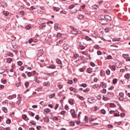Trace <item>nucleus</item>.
<instances>
[{
	"label": "nucleus",
	"mask_w": 130,
	"mask_h": 130,
	"mask_svg": "<svg viewBox=\"0 0 130 130\" xmlns=\"http://www.w3.org/2000/svg\"><path fill=\"white\" fill-rule=\"evenodd\" d=\"M97 54L98 55H101L102 54V53L100 51H97Z\"/></svg>",
	"instance_id": "nucleus-63"
},
{
	"label": "nucleus",
	"mask_w": 130,
	"mask_h": 130,
	"mask_svg": "<svg viewBox=\"0 0 130 130\" xmlns=\"http://www.w3.org/2000/svg\"><path fill=\"white\" fill-rule=\"evenodd\" d=\"M13 96H15V98H16V95L15 94H13V95H10L8 97V99H11L13 98Z\"/></svg>",
	"instance_id": "nucleus-28"
},
{
	"label": "nucleus",
	"mask_w": 130,
	"mask_h": 130,
	"mask_svg": "<svg viewBox=\"0 0 130 130\" xmlns=\"http://www.w3.org/2000/svg\"><path fill=\"white\" fill-rule=\"evenodd\" d=\"M12 59L11 58H8L7 59V62L10 63L12 61Z\"/></svg>",
	"instance_id": "nucleus-26"
},
{
	"label": "nucleus",
	"mask_w": 130,
	"mask_h": 130,
	"mask_svg": "<svg viewBox=\"0 0 130 130\" xmlns=\"http://www.w3.org/2000/svg\"><path fill=\"white\" fill-rule=\"evenodd\" d=\"M67 83L69 84H71L73 83V81L72 80L68 79V81Z\"/></svg>",
	"instance_id": "nucleus-46"
},
{
	"label": "nucleus",
	"mask_w": 130,
	"mask_h": 130,
	"mask_svg": "<svg viewBox=\"0 0 130 130\" xmlns=\"http://www.w3.org/2000/svg\"><path fill=\"white\" fill-rule=\"evenodd\" d=\"M2 110L5 112L7 113V108L5 107H4L2 108Z\"/></svg>",
	"instance_id": "nucleus-25"
},
{
	"label": "nucleus",
	"mask_w": 130,
	"mask_h": 130,
	"mask_svg": "<svg viewBox=\"0 0 130 130\" xmlns=\"http://www.w3.org/2000/svg\"><path fill=\"white\" fill-rule=\"evenodd\" d=\"M113 25L112 24H110L109 25V26L108 27L109 29H111L113 28Z\"/></svg>",
	"instance_id": "nucleus-48"
},
{
	"label": "nucleus",
	"mask_w": 130,
	"mask_h": 130,
	"mask_svg": "<svg viewBox=\"0 0 130 130\" xmlns=\"http://www.w3.org/2000/svg\"><path fill=\"white\" fill-rule=\"evenodd\" d=\"M88 101L90 103H94L96 101L95 99L93 97L89 98L88 99Z\"/></svg>",
	"instance_id": "nucleus-1"
},
{
	"label": "nucleus",
	"mask_w": 130,
	"mask_h": 130,
	"mask_svg": "<svg viewBox=\"0 0 130 130\" xmlns=\"http://www.w3.org/2000/svg\"><path fill=\"white\" fill-rule=\"evenodd\" d=\"M77 97L82 100H84V99L83 96H80L78 94L77 95Z\"/></svg>",
	"instance_id": "nucleus-24"
},
{
	"label": "nucleus",
	"mask_w": 130,
	"mask_h": 130,
	"mask_svg": "<svg viewBox=\"0 0 130 130\" xmlns=\"http://www.w3.org/2000/svg\"><path fill=\"white\" fill-rule=\"evenodd\" d=\"M70 112L71 114H73L74 113H75V111L74 109H71L70 110Z\"/></svg>",
	"instance_id": "nucleus-45"
},
{
	"label": "nucleus",
	"mask_w": 130,
	"mask_h": 130,
	"mask_svg": "<svg viewBox=\"0 0 130 130\" xmlns=\"http://www.w3.org/2000/svg\"><path fill=\"white\" fill-rule=\"evenodd\" d=\"M100 86H102L103 88H105L106 87L107 84L105 83L104 82H102L100 85Z\"/></svg>",
	"instance_id": "nucleus-21"
},
{
	"label": "nucleus",
	"mask_w": 130,
	"mask_h": 130,
	"mask_svg": "<svg viewBox=\"0 0 130 130\" xmlns=\"http://www.w3.org/2000/svg\"><path fill=\"white\" fill-rule=\"evenodd\" d=\"M69 89L70 91H73L74 92H75L76 91V89L72 87H70Z\"/></svg>",
	"instance_id": "nucleus-36"
},
{
	"label": "nucleus",
	"mask_w": 130,
	"mask_h": 130,
	"mask_svg": "<svg viewBox=\"0 0 130 130\" xmlns=\"http://www.w3.org/2000/svg\"><path fill=\"white\" fill-rule=\"evenodd\" d=\"M75 11H77L79 10L80 9L81 6L79 5L75 6Z\"/></svg>",
	"instance_id": "nucleus-9"
},
{
	"label": "nucleus",
	"mask_w": 130,
	"mask_h": 130,
	"mask_svg": "<svg viewBox=\"0 0 130 130\" xmlns=\"http://www.w3.org/2000/svg\"><path fill=\"white\" fill-rule=\"evenodd\" d=\"M55 93L52 94L51 95L49 96V97L50 99L52 98L53 97L55 96Z\"/></svg>",
	"instance_id": "nucleus-32"
},
{
	"label": "nucleus",
	"mask_w": 130,
	"mask_h": 130,
	"mask_svg": "<svg viewBox=\"0 0 130 130\" xmlns=\"http://www.w3.org/2000/svg\"><path fill=\"white\" fill-rule=\"evenodd\" d=\"M35 118L37 120H38L39 119V116L38 115H36L35 116Z\"/></svg>",
	"instance_id": "nucleus-62"
},
{
	"label": "nucleus",
	"mask_w": 130,
	"mask_h": 130,
	"mask_svg": "<svg viewBox=\"0 0 130 130\" xmlns=\"http://www.w3.org/2000/svg\"><path fill=\"white\" fill-rule=\"evenodd\" d=\"M85 39L87 40V41H90L91 40V39L88 36H86L85 38Z\"/></svg>",
	"instance_id": "nucleus-41"
},
{
	"label": "nucleus",
	"mask_w": 130,
	"mask_h": 130,
	"mask_svg": "<svg viewBox=\"0 0 130 130\" xmlns=\"http://www.w3.org/2000/svg\"><path fill=\"white\" fill-rule=\"evenodd\" d=\"M84 16L80 14L78 15L77 16L78 19L81 20H82Z\"/></svg>",
	"instance_id": "nucleus-22"
},
{
	"label": "nucleus",
	"mask_w": 130,
	"mask_h": 130,
	"mask_svg": "<svg viewBox=\"0 0 130 130\" xmlns=\"http://www.w3.org/2000/svg\"><path fill=\"white\" fill-rule=\"evenodd\" d=\"M45 20V19H40L39 21L40 22H41L39 23L42 24L45 23V22L44 21V20Z\"/></svg>",
	"instance_id": "nucleus-23"
},
{
	"label": "nucleus",
	"mask_w": 130,
	"mask_h": 130,
	"mask_svg": "<svg viewBox=\"0 0 130 130\" xmlns=\"http://www.w3.org/2000/svg\"><path fill=\"white\" fill-rule=\"evenodd\" d=\"M75 7V6L74 4H72L69 6V8L72 9Z\"/></svg>",
	"instance_id": "nucleus-58"
},
{
	"label": "nucleus",
	"mask_w": 130,
	"mask_h": 130,
	"mask_svg": "<svg viewBox=\"0 0 130 130\" xmlns=\"http://www.w3.org/2000/svg\"><path fill=\"white\" fill-rule=\"evenodd\" d=\"M106 73L107 75H109L110 74V70L108 69L106 71Z\"/></svg>",
	"instance_id": "nucleus-49"
},
{
	"label": "nucleus",
	"mask_w": 130,
	"mask_h": 130,
	"mask_svg": "<svg viewBox=\"0 0 130 130\" xmlns=\"http://www.w3.org/2000/svg\"><path fill=\"white\" fill-rule=\"evenodd\" d=\"M70 125L71 126H74L75 125L74 122L72 121H71L70 123Z\"/></svg>",
	"instance_id": "nucleus-39"
},
{
	"label": "nucleus",
	"mask_w": 130,
	"mask_h": 130,
	"mask_svg": "<svg viewBox=\"0 0 130 130\" xmlns=\"http://www.w3.org/2000/svg\"><path fill=\"white\" fill-rule=\"evenodd\" d=\"M74 101L72 99H70L68 101V103L71 105H73L74 104Z\"/></svg>",
	"instance_id": "nucleus-8"
},
{
	"label": "nucleus",
	"mask_w": 130,
	"mask_h": 130,
	"mask_svg": "<svg viewBox=\"0 0 130 130\" xmlns=\"http://www.w3.org/2000/svg\"><path fill=\"white\" fill-rule=\"evenodd\" d=\"M105 16L101 15L99 17L98 19L99 20H101L105 19Z\"/></svg>",
	"instance_id": "nucleus-14"
},
{
	"label": "nucleus",
	"mask_w": 130,
	"mask_h": 130,
	"mask_svg": "<svg viewBox=\"0 0 130 130\" xmlns=\"http://www.w3.org/2000/svg\"><path fill=\"white\" fill-rule=\"evenodd\" d=\"M100 111L101 113L103 114H105V111L103 109L101 110Z\"/></svg>",
	"instance_id": "nucleus-40"
},
{
	"label": "nucleus",
	"mask_w": 130,
	"mask_h": 130,
	"mask_svg": "<svg viewBox=\"0 0 130 130\" xmlns=\"http://www.w3.org/2000/svg\"><path fill=\"white\" fill-rule=\"evenodd\" d=\"M71 33L74 34H78V31H76V29H73L71 31Z\"/></svg>",
	"instance_id": "nucleus-18"
},
{
	"label": "nucleus",
	"mask_w": 130,
	"mask_h": 130,
	"mask_svg": "<svg viewBox=\"0 0 130 130\" xmlns=\"http://www.w3.org/2000/svg\"><path fill=\"white\" fill-rule=\"evenodd\" d=\"M54 28L55 30L56 31H57L58 29H61L60 25L57 23L55 24Z\"/></svg>",
	"instance_id": "nucleus-5"
},
{
	"label": "nucleus",
	"mask_w": 130,
	"mask_h": 130,
	"mask_svg": "<svg viewBox=\"0 0 130 130\" xmlns=\"http://www.w3.org/2000/svg\"><path fill=\"white\" fill-rule=\"evenodd\" d=\"M43 49L39 51L38 53V55L40 57L41 56L42 54H43Z\"/></svg>",
	"instance_id": "nucleus-12"
},
{
	"label": "nucleus",
	"mask_w": 130,
	"mask_h": 130,
	"mask_svg": "<svg viewBox=\"0 0 130 130\" xmlns=\"http://www.w3.org/2000/svg\"><path fill=\"white\" fill-rule=\"evenodd\" d=\"M51 111V110L48 108H46L44 110V111L45 112H50Z\"/></svg>",
	"instance_id": "nucleus-27"
},
{
	"label": "nucleus",
	"mask_w": 130,
	"mask_h": 130,
	"mask_svg": "<svg viewBox=\"0 0 130 130\" xmlns=\"http://www.w3.org/2000/svg\"><path fill=\"white\" fill-rule=\"evenodd\" d=\"M35 122L34 121H31L30 122V123L32 125H35Z\"/></svg>",
	"instance_id": "nucleus-52"
},
{
	"label": "nucleus",
	"mask_w": 130,
	"mask_h": 130,
	"mask_svg": "<svg viewBox=\"0 0 130 130\" xmlns=\"http://www.w3.org/2000/svg\"><path fill=\"white\" fill-rule=\"evenodd\" d=\"M44 120L45 121L47 122H48L49 121L48 118L47 117H46L44 118Z\"/></svg>",
	"instance_id": "nucleus-35"
},
{
	"label": "nucleus",
	"mask_w": 130,
	"mask_h": 130,
	"mask_svg": "<svg viewBox=\"0 0 130 130\" xmlns=\"http://www.w3.org/2000/svg\"><path fill=\"white\" fill-rule=\"evenodd\" d=\"M11 123V120L10 119H8L6 121V123L7 124H9Z\"/></svg>",
	"instance_id": "nucleus-54"
},
{
	"label": "nucleus",
	"mask_w": 130,
	"mask_h": 130,
	"mask_svg": "<svg viewBox=\"0 0 130 130\" xmlns=\"http://www.w3.org/2000/svg\"><path fill=\"white\" fill-rule=\"evenodd\" d=\"M106 90L104 89L103 90H101V92L103 93H105L106 92Z\"/></svg>",
	"instance_id": "nucleus-55"
},
{
	"label": "nucleus",
	"mask_w": 130,
	"mask_h": 130,
	"mask_svg": "<svg viewBox=\"0 0 130 130\" xmlns=\"http://www.w3.org/2000/svg\"><path fill=\"white\" fill-rule=\"evenodd\" d=\"M56 62L57 64L60 65V67L61 69H62L63 66L62 65V63L61 60L57 58L56 59Z\"/></svg>",
	"instance_id": "nucleus-4"
},
{
	"label": "nucleus",
	"mask_w": 130,
	"mask_h": 130,
	"mask_svg": "<svg viewBox=\"0 0 130 130\" xmlns=\"http://www.w3.org/2000/svg\"><path fill=\"white\" fill-rule=\"evenodd\" d=\"M27 118V116L25 114H24L22 115V118L25 120Z\"/></svg>",
	"instance_id": "nucleus-34"
},
{
	"label": "nucleus",
	"mask_w": 130,
	"mask_h": 130,
	"mask_svg": "<svg viewBox=\"0 0 130 130\" xmlns=\"http://www.w3.org/2000/svg\"><path fill=\"white\" fill-rule=\"evenodd\" d=\"M18 65L19 66H21L23 64L22 62L20 61H19L17 62Z\"/></svg>",
	"instance_id": "nucleus-47"
},
{
	"label": "nucleus",
	"mask_w": 130,
	"mask_h": 130,
	"mask_svg": "<svg viewBox=\"0 0 130 130\" xmlns=\"http://www.w3.org/2000/svg\"><path fill=\"white\" fill-rule=\"evenodd\" d=\"M124 94L122 92H120L119 93V96H120L119 98V100L120 101H123L124 100V98L123 96Z\"/></svg>",
	"instance_id": "nucleus-2"
},
{
	"label": "nucleus",
	"mask_w": 130,
	"mask_h": 130,
	"mask_svg": "<svg viewBox=\"0 0 130 130\" xmlns=\"http://www.w3.org/2000/svg\"><path fill=\"white\" fill-rule=\"evenodd\" d=\"M105 19L108 21H110L111 20V18L110 16L108 15H106L105 16Z\"/></svg>",
	"instance_id": "nucleus-11"
},
{
	"label": "nucleus",
	"mask_w": 130,
	"mask_h": 130,
	"mask_svg": "<svg viewBox=\"0 0 130 130\" xmlns=\"http://www.w3.org/2000/svg\"><path fill=\"white\" fill-rule=\"evenodd\" d=\"M69 45L66 43L64 44L63 45V49L65 50H67L69 48Z\"/></svg>",
	"instance_id": "nucleus-7"
},
{
	"label": "nucleus",
	"mask_w": 130,
	"mask_h": 130,
	"mask_svg": "<svg viewBox=\"0 0 130 130\" xmlns=\"http://www.w3.org/2000/svg\"><path fill=\"white\" fill-rule=\"evenodd\" d=\"M71 115L73 118H76V117L77 115L75 113H74L73 114H72Z\"/></svg>",
	"instance_id": "nucleus-61"
},
{
	"label": "nucleus",
	"mask_w": 130,
	"mask_h": 130,
	"mask_svg": "<svg viewBox=\"0 0 130 130\" xmlns=\"http://www.w3.org/2000/svg\"><path fill=\"white\" fill-rule=\"evenodd\" d=\"M112 71H115L116 69L115 67L114 66H111L110 67Z\"/></svg>",
	"instance_id": "nucleus-38"
},
{
	"label": "nucleus",
	"mask_w": 130,
	"mask_h": 130,
	"mask_svg": "<svg viewBox=\"0 0 130 130\" xmlns=\"http://www.w3.org/2000/svg\"><path fill=\"white\" fill-rule=\"evenodd\" d=\"M29 85V84L28 82H26L25 83V86L26 88Z\"/></svg>",
	"instance_id": "nucleus-43"
},
{
	"label": "nucleus",
	"mask_w": 130,
	"mask_h": 130,
	"mask_svg": "<svg viewBox=\"0 0 130 130\" xmlns=\"http://www.w3.org/2000/svg\"><path fill=\"white\" fill-rule=\"evenodd\" d=\"M79 48L80 49L82 50L85 48V47L83 45H81L80 46Z\"/></svg>",
	"instance_id": "nucleus-56"
},
{
	"label": "nucleus",
	"mask_w": 130,
	"mask_h": 130,
	"mask_svg": "<svg viewBox=\"0 0 130 130\" xmlns=\"http://www.w3.org/2000/svg\"><path fill=\"white\" fill-rule=\"evenodd\" d=\"M117 82V79L116 78H114L113 80V84H116Z\"/></svg>",
	"instance_id": "nucleus-42"
},
{
	"label": "nucleus",
	"mask_w": 130,
	"mask_h": 130,
	"mask_svg": "<svg viewBox=\"0 0 130 130\" xmlns=\"http://www.w3.org/2000/svg\"><path fill=\"white\" fill-rule=\"evenodd\" d=\"M34 80L36 82L38 83H40L39 80L38 79L37 77L36 76L34 77Z\"/></svg>",
	"instance_id": "nucleus-20"
},
{
	"label": "nucleus",
	"mask_w": 130,
	"mask_h": 130,
	"mask_svg": "<svg viewBox=\"0 0 130 130\" xmlns=\"http://www.w3.org/2000/svg\"><path fill=\"white\" fill-rule=\"evenodd\" d=\"M43 85L44 86L48 87L50 85V83L48 82H45L43 83Z\"/></svg>",
	"instance_id": "nucleus-15"
},
{
	"label": "nucleus",
	"mask_w": 130,
	"mask_h": 130,
	"mask_svg": "<svg viewBox=\"0 0 130 130\" xmlns=\"http://www.w3.org/2000/svg\"><path fill=\"white\" fill-rule=\"evenodd\" d=\"M46 2L49 6H52L54 3V0H46Z\"/></svg>",
	"instance_id": "nucleus-3"
},
{
	"label": "nucleus",
	"mask_w": 130,
	"mask_h": 130,
	"mask_svg": "<svg viewBox=\"0 0 130 130\" xmlns=\"http://www.w3.org/2000/svg\"><path fill=\"white\" fill-rule=\"evenodd\" d=\"M3 13L5 16H7L9 14V12L7 11H3Z\"/></svg>",
	"instance_id": "nucleus-29"
},
{
	"label": "nucleus",
	"mask_w": 130,
	"mask_h": 130,
	"mask_svg": "<svg viewBox=\"0 0 130 130\" xmlns=\"http://www.w3.org/2000/svg\"><path fill=\"white\" fill-rule=\"evenodd\" d=\"M20 14L22 15H24L25 14V12L23 11H20Z\"/></svg>",
	"instance_id": "nucleus-59"
},
{
	"label": "nucleus",
	"mask_w": 130,
	"mask_h": 130,
	"mask_svg": "<svg viewBox=\"0 0 130 130\" xmlns=\"http://www.w3.org/2000/svg\"><path fill=\"white\" fill-rule=\"evenodd\" d=\"M5 72L4 69L2 67H0V73L3 74Z\"/></svg>",
	"instance_id": "nucleus-19"
},
{
	"label": "nucleus",
	"mask_w": 130,
	"mask_h": 130,
	"mask_svg": "<svg viewBox=\"0 0 130 130\" xmlns=\"http://www.w3.org/2000/svg\"><path fill=\"white\" fill-rule=\"evenodd\" d=\"M32 73V72H28L27 73V75L28 77H30L31 76Z\"/></svg>",
	"instance_id": "nucleus-53"
},
{
	"label": "nucleus",
	"mask_w": 130,
	"mask_h": 130,
	"mask_svg": "<svg viewBox=\"0 0 130 130\" xmlns=\"http://www.w3.org/2000/svg\"><path fill=\"white\" fill-rule=\"evenodd\" d=\"M82 86L84 87H85L87 86V85L85 83H83L81 85L79 86Z\"/></svg>",
	"instance_id": "nucleus-51"
},
{
	"label": "nucleus",
	"mask_w": 130,
	"mask_h": 130,
	"mask_svg": "<svg viewBox=\"0 0 130 130\" xmlns=\"http://www.w3.org/2000/svg\"><path fill=\"white\" fill-rule=\"evenodd\" d=\"M103 99L105 101H106L108 100V98L107 97L103 96Z\"/></svg>",
	"instance_id": "nucleus-44"
},
{
	"label": "nucleus",
	"mask_w": 130,
	"mask_h": 130,
	"mask_svg": "<svg viewBox=\"0 0 130 130\" xmlns=\"http://www.w3.org/2000/svg\"><path fill=\"white\" fill-rule=\"evenodd\" d=\"M92 69L91 68H88L87 69V72L89 73H91L92 72Z\"/></svg>",
	"instance_id": "nucleus-16"
},
{
	"label": "nucleus",
	"mask_w": 130,
	"mask_h": 130,
	"mask_svg": "<svg viewBox=\"0 0 130 130\" xmlns=\"http://www.w3.org/2000/svg\"><path fill=\"white\" fill-rule=\"evenodd\" d=\"M94 47L97 49H98L100 48V47L99 46L97 45L94 46Z\"/></svg>",
	"instance_id": "nucleus-57"
},
{
	"label": "nucleus",
	"mask_w": 130,
	"mask_h": 130,
	"mask_svg": "<svg viewBox=\"0 0 130 130\" xmlns=\"http://www.w3.org/2000/svg\"><path fill=\"white\" fill-rule=\"evenodd\" d=\"M110 107H115V105L114 103H110Z\"/></svg>",
	"instance_id": "nucleus-50"
},
{
	"label": "nucleus",
	"mask_w": 130,
	"mask_h": 130,
	"mask_svg": "<svg viewBox=\"0 0 130 130\" xmlns=\"http://www.w3.org/2000/svg\"><path fill=\"white\" fill-rule=\"evenodd\" d=\"M92 8L94 9H97L98 8V5H95L92 6Z\"/></svg>",
	"instance_id": "nucleus-37"
},
{
	"label": "nucleus",
	"mask_w": 130,
	"mask_h": 130,
	"mask_svg": "<svg viewBox=\"0 0 130 130\" xmlns=\"http://www.w3.org/2000/svg\"><path fill=\"white\" fill-rule=\"evenodd\" d=\"M129 73H127L125 74L124 75V77H125L126 79H128L129 78Z\"/></svg>",
	"instance_id": "nucleus-30"
},
{
	"label": "nucleus",
	"mask_w": 130,
	"mask_h": 130,
	"mask_svg": "<svg viewBox=\"0 0 130 130\" xmlns=\"http://www.w3.org/2000/svg\"><path fill=\"white\" fill-rule=\"evenodd\" d=\"M28 113L31 116H34L35 115L34 113L30 111H28Z\"/></svg>",
	"instance_id": "nucleus-31"
},
{
	"label": "nucleus",
	"mask_w": 130,
	"mask_h": 130,
	"mask_svg": "<svg viewBox=\"0 0 130 130\" xmlns=\"http://www.w3.org/2000/svg\"><path fill=\"white\" fill-rule=\"evenodd\" d=\"M53 9L54 11L56 12L59 11L60 9V8L55 7H53Z\"/></svg>",
	"instance_id": "nucleus-10"
},
{
	"label": "nucleus",
	"mask_w": 130,
	"mask_h": 130,
	"mask_svg": "<svg viewBox=\"0 0 130 130\" xmlns=\"http://www.w3.org/2000/svg\"><path fill=\"white\" fill-rule=\"evenodd\" d=\"M99 21L101 24L103 25L106 24L107 22V21L105 19L101 20H99Z\"/></svg>",
	"instance_id": "nucleus-6"
},
{
	"label": "nucleus",
	"mask_w": 130,
	"mask_h": 130,
	"mask_svg": "<svg viewBox=\"0 0 130 130\" xmlns=\"http://www.w3.org/2000/svg\"><path fill=\"white\" fill-rule=\"evenodd\" d=\"M38 12L40 14H42L43 13L44 11V10H42L41 9H39L38 10Z\"/></svg>",
	"instance_id": "nucleus-13"
},
{
	"label": "nucleus",
	"mask_w": 130,
	"mask_h": 130,
	"mask_svg": "<svg viewBox=\"0 0 130 130\" xmlns=\"http://www.w3.org/2000/svg\"><path fill=\"white\" fill-rule=\"evenodd\" d=\"M123 57L126 60L129 56V55L128 54H123L122 55Z\"/></svg>",
	"instance_id": "nucleus-17"
},
{
	"label": "nucleus",
	"mask_w": 130,
	"mask_h": 130,
	"mask_svg": "<svg viewBox=\"0 0 130 130\" xmlns=\"http://www.w3.org/2000/svg\"><path fill=\"white\" fill-rule=\"evenodd\" d=\"M79 71L80 72H83L84 71V69L83 68H80L79 69Z\"/></svg>",
	"instance_id": "nucleus-60"
},
{
	"label": "nucleus",
	"mask_w": 130,
	"mask_h": 130,
	"mask_svg": "<svg viewBox=\"0 0 130 130\" xmlns=\"http://www.w3.org/2000/svg\"><path fill=\"white\" fill-rule=\"evenodd\" d=\"M90 90V89L89 88H87L86 89H85L83 90L84 92H88Z\"/></svg>",
	"instance_id": "nucleus-33"
},
{
	"label": "nucleus",
	"mask_w": 130,
	"mask_h": 130,
	"mask_svg": "<svg viewBox=\"0 0 130 130\" xmlns=\"http://www.w3.org/2000/svg\"><path fill=\"white\" fill-rule=\"evenodd\" d=\"M51 68L52 69H54L56 68V66L54 65H51Z\"/></svg>",
	"instance_id": "nucleus-64"
}]
</instances>
